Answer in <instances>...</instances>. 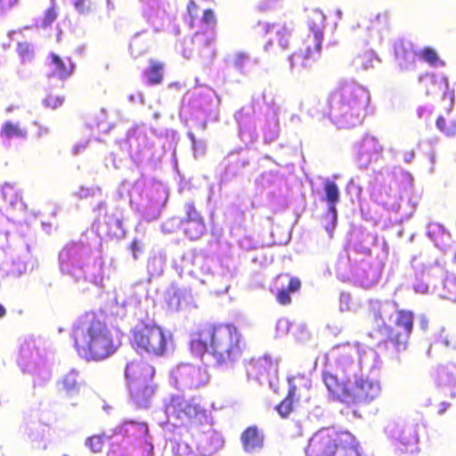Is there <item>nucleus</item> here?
Here are the masks:
<instances>
[{
	"mask_svg": "<svg viewBox=\"0 0 456 456\" xmlns=\"http://www.w3.org/2000/svg\"><path fill=\"white\" fill-rule=\"evenodd\" d=\"M131 344L141 353L162 356L167 351V338L164 330L156 324L142 323L131 330Z\"/></svg>",
	"mask_w": 456,
	"mask_h": 456,
	"instance_id": "6e6552de",
	"label": "nucleus"
},
{
	"mask_svg": "<svg viewBox=\"0 0 456 456\" xmlns=\"http://www.w3.org/2000/svg\"><path fill=\"white\" fill-rule=\"evenodd\" d=\"M203 216L197 210L195 203L192 201L186 202L184 204V216L181 218L180 221H190V220H196V219H201Z\"/></svg>",
	"mask_w": 456,
	"mask_h": 456,
	"instance_id": "7c9ffc66",
	"label": "nucleus"
},
{
	"mask_svg": "<svg viewBox=\"0 0 456 456\" xmlns=\"http://www.w3.org/2000/svg\"><path fill=\"white\" fill-rule=\"evenodd\" d=\"M296 404H297L293 396H289L287 393L286 396L276 406L275 410L282 419H287L295 411Z\"/></svg>",
	"mask_w": 456,
	"mask_h": 456,
	"instance_id": "bb28decb",
	"label": "nucleus"
},
{
	"mask_svg": "<svg viewBox=\"0 0 456 456\" xmlns=\"http://www.w3.org/2000/svg\"><path fill=\"white\" fill-rule=\"evenodd\" d=\"M104 435H93L86 439V446L94 453H100L104 448Z\"/></svg>",
	"mask_w": 456,
	"mask_h": 456,
	"instance_id": "c85d7f7f",
	"label": "nucleus"
},
{
	"mask_svg": "<svg viewBox=\"0 0 456 456\" xmlns=\"http://www.w3.org/2000/svg\"><path fill=\"white\" fill-rule=\"evenodd\" d=\"M248 59V54H246L244 53H240L236 54V56H235L234 65L239 68H241Z\"/></svg>",
	"mask_w": 456,
	"mask_h": 456,
	"instance_id": "ea45409f",
	"label": "nucleus"
},
{
	"mask_svg": "<svg viewBox=\"0 0 456 456\" xmlns=\"http://www.w3.org/2000/svg\"><path fill=\"white\" fill-rule=\"evenodd\" d=\"M356 356L357 350L349 345L339 348L338 358L340 362H346L347 359L351 362Z\"/></svg>",
	"mask_w": 456,
	"mask_h": 456,
	"instance_id": "2f4dec72",
	"label": "nucleus"
},
{
	"mask_svg": "<svg viewBox=\"0 0 456 456\" xmlns=\"http://www.w3.org/2000/svg\"><path fill=\"white\" fill-rule=\"evenodd\" d=\"M243 450L248 453L255 452L264 446V435L256 426L248 427L240 436Z\"/></svg>",
	"mask_w": 456,
	"mask_h": 456,
	"instance_id": "a211bd4d",
	"label": "nucleus"
},
{
	"mask_svg": "<svg viewBox=\"0 0 456 456\" xmlns=\"http://www.w3.org/2000/svg\"><path fill=\"white\" fill-rule=\"evenodd\" d=\"M202 24L211 28L209 31H198L192 37V44L197 50H204L212 45L216 40L215 27L217 18L213 9H205L200 19Z\"/></svg>",
	"mask_w": 456,
	"mask_h": 456,
	"instance_id": "ddd939ff",
	"label": "nucleus"
},
{
	"mask_svg": "<svg viewBox=\"0 0 456 456\" xmlns=\"http://www.w3.org/2000/svg\"><path fill=\"white\" fill-rule=\"evenodd\" d=\"M57 16L58 13L56 8L53 5H52L44 13L42 26L45 28L52 25V23L56 20Z\"/></svg>",
	"mask_w": 456,
	"mask_h": 456,
	"instance_id": "c9c22d12",
	"label": "nucleus"
},
{
	"mask_svg": "<svg viewBox=\"0 0 456 456\" xmlns=\"http://www.w3.org/2000/svg\"><path fill=\"white\" fill-rule=\"evenodd\" d=\"M18 0H0V12L16 4Z\"/></svg>",
	"mask_w": 456,
	"mask_h": 456,
	"instance_id": "a19ab883",
	"label": "nucleus"
},
{
	"mask_svg": "<svg viewBox=\"0 0 456 456\" xmlns=\"http://www.w3.org/2000/svg\"><path fill=\"white\" fill-rule=\"evenodd\" d=\"M106 217L108 218L107 224L109 226L115 225L118 229L123 231L122 227V220L116 216L114 214L111 215H106Z\"/></svg>",
	"mask_w": 456,
	"mask_h": 456,
	"instance_id": "4c0bfd02",
	"label": "nucleus"
},
{
	"mask_svg": "<svg viewBox=\"0 0 456 456\" xmlns=\"http://www.w3.org/2000/svg\"><path fill=\"white\" fill-rule=\"evenodd\" d=\"M289 396L297 404L309 403L314 397V391L311 379L305 375H294L288 378Z\"/></svg>",
	"mask_w": 456,
	"mask_h": 456,
	"instance_id": "f8f14e48",
	"label": "nucleus"
},
{
	"mask_svg": "<svg viewBox=\"0 0 456 456\" xmlns=\"http://www.w3.org/2000/svg\"><path fill=\"white\" fill-rule=\"evenodd\" d=\"M370 101L369 91L354 82H342L328 95L329 118L338 128L362 123Z\"/></svg>",
	"mask_w": 456,
	"mask_h": 456,
	"instance_id": "7ed1b4c3",
	"label": "nucleus"
},
{
	"mask_svg": "<svg viewBox=\"0 0 456 456\" xmlns=\"http://www.w3.org/2000/svg\"><path fill=\"white\" fill-rule=\"evenodd\" d=\"M436 126L439 130L444 132L445 134H449V132L445 129V119L443 117H438L436 119Z\"/></svg>",
	"mask_w": 456,
	"mask_h": 456,
	"instance_id": "79ce46f5",
	"label": "nucleus"
},
{
	"mask_svg": "<svg viewBox=\"0 0 456 456\" xmlns=\"http://www.w3.org/2000/svg\"><path fill=\"white\" fill-rule=\"evenodd\" d=\"M28 132L25 128L21 127L18 123L6 121L3 124L0 129V137L5 139L12 138H25Z\"/></svg>",
	"mask_w": 456,
	"mask_h": 456,
	"instance_id": "393cba45",
	"label": "nucleus"
},
{
	"mask_svg": "<svg viewBox=\"0 0 456 456\" xmlns=\"http://www.w3.org/2000/svg\"><path fill=\"white\" fill-rule=\"evenodd\" d=\"M71 338L77 354L87 362H102L120 346L108 325L94 312L81 315L72 326Z\"/></svg>",
	"mask_w": 456,
	"mask_h": 456,
	"instance_id": "f257e3e1",
	"label": "nucleus"
},
{
	"mask_svg": "<svg viewBox=\"0 0 456 456\" xmlns=\"http://www.w3.org/2000/svg\"><path fill=\"white\" fill-rule=\"evenodd\" d=\"M281 279L287 281V286H284V283H282L277 287L275 283V299L281 305H289L292 303V295L300 291L302 282L299 278L291 276L289 273H281L276 276V281Z\"/></svg>",
	"mask_w": 456,
	"mask_h": 456,
	"instance_id": "2eb2a0df",
	"label": "nucleus"
},
{
	"mask_svg": "<svg viewBox=\"0 0 456 456\" xmlns=\"http://www.w3.org/2000/svg\"><path fill=\"white\" fill-rule=\"evenodd\" d=\"M307 22L312 34L305 37L303 47L289 57L290 67L297 70L311 67L319 57L325 27V15L322 11L313 9L307 14Z\"/></svg>",
	"mask_w": 456,
	"mask_h": 456,
	"instance_id": "423d86ee",
	"label": "nucleus"
},
{
	"mask_svg": "<svg viewBox=\"0 0 456 456\" xmlns=\"http://www.w3.org/2000/svg\"><path fill=\"white\" fill-rule=\"evenodd\" d=\"M64 98L59 95L48 94L44 100V105L52 110H55L62 105Z\"/></svg>",
	"mask_w": 456,
	"mask_h": 456,
	"instance_id": "72a5a7b5",
	"label": "nucleus"
},
{
	"mask_svg": "<svg viewBox=\"0 0 456 456\" xmlns=\"http://www.w3.org/2000/svg\"><path fill=\"white\" fill-rule=\"evenodd\" d=\"M149 445H150L151 449L153 448V446H152V444L151 443H149Z\"/></svg>",
	"mask_w": 456,
	"mask_h": 456,
	"instance_id": "8fccbe9b",
	"label": "nucleus"
},
{
	"mask_svg": "<svg viewBox=\"0 0 456 456\" xmlns=\"http://www.w3.org/2000/svg\"><path fill=\"white\" fill-rule=\"evenodd\" d=\"M266 27H267V28H266V31H267V30H268V28L271 27V25H270V24H267V25H266Z\"/></svg>",
	"mask_w": 456,
	"mask_h": 456,
	"instance_id": "09e8293b",
	"label": "nucleus"
},
{
	"mask_svg": "<svg viewBox=\"0 0 456 456\" xmlns=\"http://www.w3.org/2000/svg\"><path fill=\"white\" fill-rule=\"evenodd\" d=\"M167 415L175 420L176 426L185 428H199L208 420V414L199 403L185 400L180 395H172L165 404Z\"/></svg>",
	"mask_w": 456,
	"mask_h": 456,
	"instance_id": "0eeeda50",
	"label": "nucleus"
},
{
	"mask_svg": "<svg viewBox=\"0 0 456 456\" xmlns=\"http://www.w3.org/2000/svg\"><path fill=\"white\" fill-rule=\"evenodd\" d=\"M414 328V314L411 310L399 309L395 312L393 325H384L386 341L390 342L397 351L405 350Z\"/></svg>",
	"mask_w": 456,
	"mask_h": 456,
	"instance_id": "1a4fd4ad",
	"label": "nucleus"
},
{
	"mask_svg": "<svg viewBox=\"0 0 456 456\" xmlns=\"http://www.w3.org/2000/svg\"><path fill=\"white\" fill-rule=\"evenodd\" d=\"M176 379L188 388L196 389L208 383L209 375L206 367L186 363L177 368Z\"/></svg>",
	"mask_w": 456,
	"mask_h": 456,
	"instance_id": "9b49d317",
	"label": "nucleus"
},
{
	"mask_svg": "<svg viewBox=\"0 0 456 456\" xmlns=\"http://www.w3.org/2000/svg\"><path fill=\"white\" fill-rule=\"evenodd\" d=\"M165 64L153 59L149 60V67L143 71L147 83L151 86L159 85L164 80Z\"/></svg>",
	"mask_w": 456,
	"mask_h": 456,
	"instance_id": "b1692460",
	"label": "nucleus"
},
{
	"mask_svg": "<svg viewBox=\"0 0 456 456\" xmlns=\"http://www.w3.org/2000/svg\"><path fill=\"white\" fill-rule=\"evenodd\" d=\"M200 11L199 4L194 0H189L187 4V12L190 16V25L191 27L194 26V22L198 18Z\"/></svg>",
	"mask_w": 456,
	"mask_h": 456,
	"instance_id": "f704fd0d",
	"label": "nucleus"
},
{
	"mask_svg": "<svg viewBox=\"0 0 456 456\" xmlns=\"http://www.w3.org/2000/svg\"><path fill=\"white\" fill-rule=\"evenodd\" d=\"M79 248L80 247L77 243L71 242L65 247L63 253L66 252L67 256L75 255L78 252Z\"/></svg>",
	"mask_w": 456,
	"mask_h": 456,
	"instance_id": "58836bf2",
	"label": "nucleus"
},
{
	"mask_svg": "<svg viewBox=\"0 0 456 456\" xmlns=\"http://www.w3.org/2000/svg\"><path fill=\"white\" fill-rule=\"evenodd\" d=\"M421 57L430 65H436L438 61L436 52L431 47H425L421 52Z\"/></svg>",
	"mask_w": 456,
	"mask_h": 456,
	"instance_id": "e433bc0d",
	"label": "nucleus"
},
{
	"mask_svg": "<svg viewBox=\"0 0 456 456\" xmlns=\"http://www.w3.org/2000/svg\"><path fill=\"white\" fill-rule=\"evenodd\" d=\"M274 366V362L270 356L263 355L251 358L246 363V370L248 376L257 379L266 375Z\"/></svg>",
	"mask_w": 456,
	"mask_h": 456,
	"instance_id": "aec40b11",
	"label": "nucleus"
},
{
	"mask_svg": "<svg viewBox=\"0 0 456 456\" xmlns=\"http://www.w3.org/2000/svg\"><path fill=\"white\" fill-rule=\"evenodd\" d=\"M324 198L323 200L328 204V210L333 215V219L337 217L336 206L340 200V191L338 185L330 180L323 183Z\"/></svg>",
	"mask_w": 456,
	"mask_h": 456,
	"instance_id": "412c9836",
	"label": "nucleus"
},
{
	"mask_svg": "<svg viewBox=\"0 0 456 456\" xmlns=\"http://www.w3.org/2000/svg\"><path fill=\"white\" fill-rule=\"evenodd\" d=\"M374 314V317L378 320V319H380L382 320V315H381V313L379 311H374L373 313Z\"/></svg>",
	"mask_w": 456,
	"mask_h": 456,
	"instance_id": "49530a36",
	"label": "nucleus"
},
{
	"mask_svg": "<svg viewBox=\"0 0 456 456\" xmlns=\"http://www.w3.org/2000/svg\"><path fill=\"white\" fill-rule=\"evenodd\" d=\"M268 7L269 5L267 4V3L265 2H261L258 6V8L262 11L266 10Z\"/></svg>",
	"mask_w": 456,
	"mask_h": 456,
	"instance_id": "c03bdc74",
	"label": "nucleus"
},
{
	"mask_svg": "<svg viewBox=\"0 0 456 456\" xmlns=\"http://www.w3.org/2000/svg\"><path fill=\"white\" fill-rule=\"evenodd\" d=\"M2 196L4 200L12 207L15 206L21 200L16 186L8 183L2 186Z\"/></svg>",
	"mask_w": 456,
	"mask_h": 456,
	"instance_id": "a878e982",
	"label": "nucleus"
},
{
	"mask_svg": "<svg viewBox=\"0 0 456 456\" xmlns=\"http://www.w3.org/2000/svg\"><path fill=\"white\" fill-rule=\"evenodd\" d=\"M60 389L67 395H77L80 391L83 380L77 370H69L59 383Z\"/></svg>",
	"mask_w": 456,
	"mask_h": 456,
	"instance_id": "4be33fe9",
	"label": "nucleus"
},
{
	"mask_svg": "<svg viewBox=\"0 0 456 456\" xmlns=\"http://www.w3.org/2000/svg\"><path fill=\"white\" fill-rule=\"evenodd\" d=\"M155 369L143 360H133L126 365L124 376L129 395L138 408H148L155 395Z\"/></svg>",
	"mask_w": 456,
	"mask_h": 456,
	"instance_id": "39448f33",
	"label": "nucleus"
},
{
	"mask_svg": "<svg viewBox=\"0 0 456 456\" xmlns=\"http://www.w3.org/2000/svg\"><path fill=\"white\" fill-rule=\"evenodd\" d=\"M6 314L5 308L0 304V319L3 318Z\"/></svg>",
	"mask_w": 456,
	"mask_h": 456,
	"instance_id": "a18cd8bd",
	"label": "nucleus"
},
{
	"mask_svg": "<svg viewBox=\"0 0 456 456\" xmlns=\"http://www.w3.org/2000/svg\"><path fill=\"white\" fill-rule=\"evenodd\" d=\"M180 225L185 236H187L191 240H196L201 238L207 230L204 218L190 221H180Z\"/></svg>",
	"mask_w": 456,
	"mask_h": 456,
	"instance_id": "5701e85b",
	"label": "nucleus"
},
{
	"mask_svg": "<svg viewBox=\"0 0 456 456\" xmlns=\"http://www.w3.org/2000/svg\"><path fill=\"white\" fill-rule=\"evenodd\" d=\"M420 82L427 95L437 96L444 100L447 97L452 98L448 78L444 75L426 74L420 77Z\"/></svg>",
	"mask_w": 456,
	"mask_h": 456,
	"instance_id": "4468645a",
	"label": "nucleus"
},
{
	"mask_svg": "<svg viewBox=\"0 0 456 456\" xmlns=\"http://www.w3.org/2000/svg\"><path fill=\"white\" fill-rule=\"evenodd\" d=\"M241 335L231 323H207L190 341L191 353L198 357L212 355L218 364L231 362L242 354Z\"/></svg>",
	"mask_w": 456,
	"mask_h": 456,
	"instance_id": "f03ea898",
	"label": "nucleus"
},
{
	"mask_svg": "<svg viewBox=\"0 0 456 456\" xmlns=\"http://www.w3.org/2000/svg\"><path fill=\"white\" fill-rule=\"evenodd\" d=\"M215 55H216V53L214 51H212V53H211V59L214 58Z\"/></svg>",
	"mask_w": 456,
	"mask_h": 456,
	"instance_id": "de8ad7c7",
	"label": "nucleus"
},
{
	"mask_svg": "<svg viewBox=\"0 0 456 456\" xmlns=\"http://www.w3.org/2000/svg\"><path fill=\"white\" fill-rule=\"evenodd\" d=\"M395 57L401 66L414 62L413 52L406 49L403 45L395 48Z\"/></svg>",
	"mask_w": 456,
	"mask_h": 456,
	"instance_id": "c756f323",
	"label": "nucleus"
},
{
	"mask_svg": "<svg viewBox=\"0 0 456 456\" xmlns=\"http://www.w3.org/2000/svg\"><path fill=\"white\" fill-rule=\"evenodd\" d=\"M130 248L133 252L134 258L136 259L137 258L136 252L140 249L139 246H138V241L136 240H133V241L130 244Z\"/></svg>",
	"mask_w": 456,
	"mask_h": 456,
	"instance_id": "37998d69",
	"label": "nucleus"
},
{
	"mask_svg": "<svg viewBox=\"0 0 456 456\" xmlns=\"http://www.w3.org/2000/svg\"><path fill=\"white\" fill-rule=\"evenodd\" d=\"M74 6L80 14H88L95 9V4L92 0H76Z\"/></svg>",
	"mask_w": 456,
	"mask_h": 456,
	"instance_id": "473e14b6",
	"label": "nucleus"
},
{
	"mask_svg": "<svg viewBox=\"0 0 456 456\" xmlns=\"http://www.w3.org/2000/svg\"><path fill=\"white\" fill-rule=\"evenodd\" d=\"M322 379L332 398L346 403V397H347L350 386H347L345 382L339 380L336 375L330 372H324Z\"/></svg>",
	"mask_w": 456,
	"mask_h": 456,
	"instance_id": "6ab92c4d",
	"label": "nucleus"
},
{
	"mask_svg": "<svg viewBox=\"0 0 456 456\" xmlns=\"http://www.w3.org/2000/svg\"><path fill=\"white\" fill-rule=\"evenodd\" d=\"M307 456H361L359 443L347 431L323 428L314 433L305 448Z\"/></svg>",
	"mask_w": 456,
	"mask_h": 456,
	"instance_id": "20e7f679",
	"label": "nucleus"
},
{
	"mask_svg": "<svg viewBox=\"0 0 456 456\" xmlns=\"http://www.w3.org/2000/svg\"><path fill=\"white\" fill-rule=\"evenodd\" d=\"M118 433L135 441L142 440L147 443L150 430L146 422L126 420L119 426Z\"/></svg>",
	"mask_w": 456,
	"mask_h": 456,
	"instance_id": "f3484780",
	"label": "nucleus"
},
{
	"mask_svg": "<svg viewBox=\"0 0 456 456\" xmlns=\"http://www.w3.org/2000/svg\"><path fill=\"white\" fill-rule=\"evenodd\" d=\"M45 66L48 69V77H57L61 80L69 77L76 67L69 57H61L55 53L49 54V61Z\"/></svg>",
	"mask_w": 456,
	"mask_h": 456,
	"instance_id": "dca6fc26",
	"label": "nucleus"
},
{
	"mask_svg": "<svg viewBox=\"0 0 456 456\" xmlns=\"http://www.w3.org/2000/svg\"><path fill=\"white\" fill-rule=\"evenodd\" d=\"M360 148L362 149V152L365 154H380L383 151L382 146L379 144V141L373 137L366 135L362 138Z\"/></svg>",
	"mask_w": 456,
	"mask_h": 456,
	"instance_id": "cd10ccee",
	"label": "nucleus"
},
{
	"mask_svg": "<svg viewBox=\"0 0 456 456\" xmlns=\"http://www.w3.org/2000/svg\"><path fill=\"white\" fill-rule=\"evenodd\" d=\"M379 392L380 387L378 383L367 379H357L349 387L346 404L348 406L368 404L379 396Z\"/></svg>",
	"mask_w": 456,
	"mask_h": 456,
	"instance_id": "9d476101",
	"label": "nucleus"
}]
</instances>
